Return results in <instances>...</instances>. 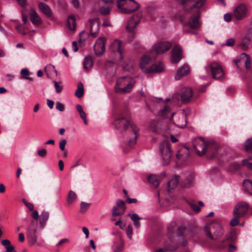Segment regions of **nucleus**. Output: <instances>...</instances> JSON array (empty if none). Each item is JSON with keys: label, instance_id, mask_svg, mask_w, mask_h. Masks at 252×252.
<instances>
[{"label": "nucleus", "instance_id": "nucleus-1", "mask_svg": "<svg viewBox=\"0 0 252 252\" xmlns=\"http://www.w3.org/2000/svg\"><path fill=\"white\" fill-rule=\"evenodd\" d=\"M129 113L127 111L121 113L115 119L113 124L121 132L120 138H124L123 142L131 146L136 143L138 128L129 120Z\"/></svg>", "mask_w": 252, "mask_h": 252}, {"label": "nucleus", "instance_id": "nucleus-2", "mask_svg": "<svg viewBox=\"0 0 252 252\" xmlns=\"http://www.w3.org/2000/svg\"><path fill=\"white\" fill-rule=\"evenodd\" d=\"M181 2L187 11H189L193 8H196L195 10V15L191 16L189 20L188 24L184 25V29L185 30L186 27L189 25L191 29H197L200 27V23L198 21L200 18V12L198 9L201 7L204 2L205 0H175Z\"/></svg>", "mask_w": 252, "mask_h": 252}, {"label": "nucleus", "instance_id": "nucleus-3", "mask_svg": "<svg viewBox=\"0 0 252 252\" xmlns=\"http://www.w3.org/2000/svg\"><path fill=\"white\" fill-rule=\"evenodd\" d=\"M193 145L198 156H202L207 152L213 153L218 147L217 144L213 141H207L201 137L195 138L193 140Z\"/></svg>", "mask_w": 252, "mask_h": 252}, {"label": "nucleus", "instance_id": "nucleus-4", "mask_svg": "<svg viewBox=\"0 0 252 252\" xmlns=\"http://www.w3.org/2000/svg\"><path fill=\"white\" fill-rule=\"evenodd\" d=\"M134 84V80L129 77H122L116 82L115 91L117 93L124 94L129 93Z\"/></svg>", "mask_w": 252, "mask_h": 252}, {"label": "nucleus", "instance_id": "nucleus-5", "mask_svg": "<svg viewBox=\"0 0 252 252\" xmlns=\"http://www.w3.org/2000/svg\"><path fill=\"white\" fill-rule=\"evenodd\" d=\"M45 225V221H29L27 228L28 239L32 245L36 241V232L43 229Z\"/></svg>", "mask_w": 252, "mask_h": 252}, {"label": "nucleus", "instance_id": "nucleus-6", "mask_svg": "<svg viewBox=\"0 0 252 252\" xmlns=\"http://www.w3.org/2000/svg\"><path fill=\"white\" fill-rule=\"evenodd\" d=\"M118 8L124 13H131L140 7V4L134 0H119L117 1Z\"/></svg>", "mask_w": 252, "mask_h": 252}, {"label": "nucleus", "instance_id": "nucleus-7", "mask_svg": "<svg viewBox=\"0 0 252 252\" xmlns=\"http://www.w3.org/2000/svg\"><path fill=\"white\" fill-rule=\"evenodd\" d=\"M204 229L206 236L211 239H214L212 233H214L217 237L223 234L222 228L217 221H209L205 226Z\"/></svg>", "mask_w": 252, "mask_h": 252}, {"label": "nucleus", "instance_id": "nucleus-8", "mask_svg": "<svg viewBox=\"0 0 252 252\" xmlns=\"http://www.w3.org/2000/svg\"><path fill=\"white\" fill-rule=\"evenodd\" d=\"M207 73L212 75L215 79H220L224 75V72L220 65L217 62L208 64L205 67Z\"/></svg>", "mask_w": 252, "mask_h": 252}, {"label": "nucleus", "instance_id": "nucleus-9", "mask_svg": "<svg viewBox=\"0 0 252 252\" xmlns=\"http://www.w3.org/2000/svg\"><path fill=\"white\" fill-rule=\"evenodd\" d=\"M160 153L164 162V165L168 164L172 156V151L169 144L166 141H163L159 146Z\"/></svg>", "mask_w": 252, "mask_h": 252}, {"label": "nucleus", "instance_id": "nucleus-10", "mask_svg": "<svg viewBox=\"0 0 252 252\" xmlns=\"http://www.w3.org/2000/svg\"><path fill=\"white\" fill-rule=\"evenodd\" d=\"M248 206L246 202L238 203L233 210L234 217L231 220H239V219L243 218L248 211Z\"/></svg>", "mask_w": 252, "mask_h": 252}, {"label": "nucleus", "instance_id": "nucleus-11", "mask_svg": "<svg viewBox=\"0 0 252 252\" xmlns=\"http://www.w3.org/2000/svg\"><path fill=\"white\" fill-rule=\"evenodd\" d=\"M248 11V9L246 5L242 3L235 7L233 11V14L237 20H241L246 17Z\"/></svg>", "mask_w": 252, "mask_h": 252}, {"label": "nucleus", "instance_id": "nucleus-12", "mask_svg": "<svg viewBox=\"0 0 252 252\" xmlns=\"http://www.w3.org/2000/svg\"><path fill=\"white\" fill-rule=\"evenodd\" d=\"M125 210V202L121 199H119L117 200L116 205L112 208V216L113 217L120 216L124 214Z\"/></svg>", "mask_w": 252, "mask_h": 252}, {"label": "nucleus", "instance_id": "nucleus-13", "mask_svg": "<svg viewBox=\"0 0 252 252\" xmlns=\"http://www.w3.org/2000/svg\"><path fill=\"white\" fill-rule=\"evenodd\" d=\"M111 49L113 52H117L118 55L119 60H122L123 59V44L122 42L118 39L115 40L111 45Z\"/></svg>", "mask_w": 252, "mask_h": 252}, {"label": "nucleus", "instance_id": "nucleus-14", "mask_svg": "<svg viewBox=\"0 0 252 252\" xmlns=\"http://www.w3.org/2000/svg\"><path fill=\"white\" fill-rule=\"evenodd\" d=\"M148 129L154 133L159 134L163 130V128L160 121L152 120L149 122Z\"/></svg>", "mask_w": 252, "mask_h": 252}, {"label": "nucleus", "instance_id": "nucleus-15", "mask_svg": "<svg viewBox=\"0 0 252 252\" xmlns=\"http://www.w3.org/2000/svg\"><path fill=\"white\" fill-rule=\"evenodd\" d=\"M171 46V45L169 42H160L152 46V50L157 54H162L168 50Z\"/></svg>", "mask_w": 252, "mask_h": 252}, {"label": "nucleus", "instance_id": "nucleus-16", "mask_svg": "<svg viewBox=\"0 0 252 252\" xmlns=\"http://www.w3.org/2000/svg\"><path fill=\"white\" fill-rule=\"evenodd\" d=\"M94 51L96 55H101L105 51V38H98L94 46Z\"/></svg>", "mask_w": 252, "mask_h": 252}, {"label": "nucleus", "instance_id": "nucleus-17", "mask_svg": "<svg viewBox=\"0 0 252 252\" xmlns=\"http://www.w3.org/2000/svg\"><path fill=\"white\" fill-rule=\"evenodd\" d=\"M182 58V51L181 48L177 45L175 46L173 50L172 53L171 61L173 63H178Z\"/></svg>", "mask_w": 252, "mask_h": 252}, {"label": "nucleus", "instance_id": "nucleus-18", "mask_svg": "<svg viewBox=\"0 0 252 252\" xmlns=\"http://www.w3.org/2000/svg\"><path fill=\"white\" fill-rule=\"evenodd\" d=\"M115 225L119 226L121 229L125 230L128 238H132V228L131 224H127L126 221H116Z\"/></svg>", "mask_w": 252, "mask_h": 252}, {"label": "nucleus", "instance_id": "nucleus-19", "mask_svg": "<svg viewBox=\"0 0 252 252\" xmlns=\"http://www.w3.org/2000/svg\"><path fill=\"white\" fill-rule=\"evenodd\" d=\"M189 156V149L186 147L181 148L176 154V158L181 161H185L187 160Z\"/></svg>", "mask_w": 252, "mask_h": 252}, {"label": "nucleus", "instance_id": "nucleus-20", "mask_svg": "<svg viewBox=\"0 0 252 252\" xmlns=\"http://www.w3.org/2000/svg\"><path fill=\"white\" fill-rule=\"evenodd\" d=\"M90 24V33L95 37L99 30L98 19L94 18L89 21Z\"/></svg>", "mask_w": 252, "mask_h": 252}, {"label": "nucleus", "instance_id": "nucleus-21", "mask_svg": "<svg viewBox=\"0 0 252 252\" xmlns=\"http://www.w3.org/2000/svg\"><path fill=\"white\" fill-rule=\"evenodd\" d=\"M190 69L189 66L185 64L177 70L175 75V78L176 80H179L182 77L188 75Z\"/></svg>", "mask_w": 252, "mask_h": 252}, {"label": "nucleus", "instance_id": "nucleus-22", "mask_svg": "<svg viewBox=\"0 0 252 252\" xmlns=\"http://www.w3.org/2000/svg\"><path fill=\"white\" fill-rule=\"evenodd\" d=\"M151 61V58L148 56L144 55L142 57L140 62V67L143 72L149 73L150 66L149 67L147 65Z\"/></svg>", "mask_w": 252, "mask_h": 252}, {"label": "nucleus", "instance_id": "nucleus-23", "mask_svg": "<svg viewBox=\"0 0 252 252\" xmlns=\"http://www.w3.org/2000/svg\"><path fill=\"white\" fill-rule=\"evenodd\" d=\"M192 96V91L190 88H184L182 90L181 98L184 102L189 101Z\"/></svg>", "mask_w": 252, "mask_h": 252}, {"label": "nucleus", "instance_id": "nucleus-24", "mask_svg": "<svg viewBox=\"0 0 252 252\" xmlns=\"http://www.w3.org/2000/svg\"><path fill=\"white\" fill-rule=\"evenodd\" d=\"M176 125L180 128H184L187 125L186 116L185 112L183 111L178 114V119L174 122Z\"/></svg>", "mask_w": 252, "mask_h": 252}, {"label": "nucleus", "instance_id": "nucleus-25", "mask_svg": "<svg viewBox=\"0 0 252 252\" xmlns=\"http://www.w3.org/2000/svg\"><path fill=\"white\" fill-rule=\"evenodd\" d=\"M139 22L140 19L137 16H132L128 22L126 27L127 31L129 32H132Z\"/></svg>", "mask_w": 252, "mask_h": 252}, {"label": "nucleus", "instance_id": "nucleus-26", "mask_svg": "<svg viewBox=\"0 0 252 252\" xmlns=\"http://www.w3.org/2000/svg\"><path fill=\"white\" fill-rule=\"evenodd\" d=\"M175 221H172L171 225L168 227V231L169 232H172L177 228V235L179 236H183V234L187 231L185 227L179 226L176 227Z\"/></svg>", "mask_w": 252, "mask_h": 252}, {"label": "nucleus", "instance_id": "nucleus-27", "mask_svg": "<svg viewBox=\"0 0 252 252\" xmlns=\"http://www.w3.org/2000/svg\"><path fill=\"white\" fill-rule=\"evenodd\" d=\"M38 8L40 11L45 14L47 17H50L52 16V10L46 4L43 2H39L38 3Z\"/></svg>", "mask_w": 252, "mask_h": 252}, {"label": "nucleus", "instance_id": "nucleus-28", "mask_svg": "<svg viewBox=\"0 0 252 252\" xmlns=\"http://www.w3.org/2000/svg\"><path fill=\"white\" fill-rule=\"evenodd\" d=\"M31 20L34 25H39L41 24L42 21L37 12L33 9H32L30 13Z\"/></svg>", "mask_w": 252, "mask_h": 252}, {"label": "nucleus", "instance_id": "nucleus-29", "mask_svg": "<svg viewBox=\"0 0 252 252\" xmlns=\"http://www.w3.org/2000/svg\"><path fill=\"white\" fill-rule=\"evenodd\" d=\"M124 246V243L119 236L118 239L115 241L113 245V250L114 252H121L123 251Z\"/></svg>", "mask_w": 252, "mask_h": 252}, {"label": "nucleus", "instance_id": "nucleus-30", "mask_svg": "<svg viewBox=\"0 0 252 252\" xmlns=\"http://www.w3.org/2000/svg\"><path fill=\"white\" fill-rule=\"evenodd\" d=\"M149 70V73L153 72L159 73L163 72L164 70V66L162 63H155L150 66Z\"/></svg>", "mask_w": 252, "mask_h": 252}, {"label": "nucleus", "instance_id": "nucleus-31", "mask_svg": "<svg viewBox=\"0 0 252 252\" xmlns=\"http://www.w3.org/2000/svg\"><path fill=\"white\" fill-rule=\"evenodd\" d=\"M179 176L175 175L173 178L168 182L167 186L169 191L176 188L179 183Z\"/></svg>", "mask_w": 252, "mask_h": 252}, {"label": "nucleus", "instance_id": "nucleus-32", "mask_svg": "<svg viewBox=\"0 0 252 252\" xmlns=\"http://www.w3.org/2000/svg\"><path fill=\"white\" fill-rule=\"evenodd\" d=\"M251 41V38L250 36H245L242 39V43L238 46L241 47L244 50H246L248 49Z\"/></svg>", "mask_w": 252, "mask_h": 252}, {"label": "nucleus", "instance_id": "nucleus-33", "mask_svg": "<svg viewBox=\"0 0 252 252\" xmlns=\"http://www.w3.org/2000/svg\"><path fill=\"white\" fill-rule=\"evenodd\" d=\"M243 186L245 191L252 195V182L250 180H245L243 182Z\"/></svg>", "mask_w": 252, "mask_h": 252}, {"label": "nucleus", "instance_id": "nucleus-34", "mask_svg": "<svg viewBox=\"0 0 252 252\" xmlns=\"http://www.w3.org/2000/svg\"><path fill=\"white\" fill-rule=\"evenodd\" d=\"M67 27L70 30L74 31L76 28L75 18L73 15L68 17L67 19Z\"/></svg>", "mask_w": 252, "mask_h": 252}, {"label": "nucleus", "instance_id": "nucleus-35", "mask_svg": "<svg viewBox=\"0 0 252 252\" xmlns=\"http://www.w3.org/2000/svg\"><path fill=\"white\" fill-rule=\"evenodd\" d=\"M93 64L92 58L90 57H86L83 63L84 68L86 70H88L92 67Z\"/></svg>", "mask_w": 252, "mask_h": 252}, {"label": "nucleus", "instance_id": "nucleus-36", "mask_svg": "<svg viewBox=\"0 0 252 252\" xmlns=\"http://www.w3.org/2000/svg\"><path fill=\"white\" fill-rule=\"evenodd\" d=\"M84 94V87L83 85L81 82H79L77 85V90L75 92V95L78 97L80 98L83 96Z\"/></svg>", "mask_w": 252, "mask_h": 252}, {"label": "nucleus", "instance_id": "nucleus-37", "mask_svg": "<svg viewBox=\"0 0 252 252\" xmlns=\"http://www.w3.org/2000/svg\"><path fill=\"white\" fill-rule=\"evenodd\" d=\"M170 112V107L168 105H166L164 106V108L161 109L159 111V112L157 114V115L159 116H161V117H165Z\"/></svg>", "mask_w": 252, "mask_h": 252}, {"label": "nucleus", "instance_id": "nucleus-38", "mask_svg": "<svg viewBox=\"0 0 252 252\" xmlns=\"http://www.w3.org/2000/svg\"><path fill=\"white\" fill-rule=\"evenodd\" d=\"M148 181L149 183H151L155 187H158L159 182L156 177L154 175H150L148 177Z\"/></svg>", "mask_w": 252, "mask_h": 252}, {"label": "nucleus", "instance_id": "nucleus-39", "mask_svg": "<svg viewBox=\"0 0 252 252\" xmlns=\"http://www.w3.org/2000/svg\"><path fill=\"white\" fill-rule=\"evenodd\" d=\"M76 194L74 191L70 190L68 194L67 203L71 204L76 200Z\"/></svg>", "mask_w": 252, "mask_h": 252}, {"label": "nucleus", "instance_id": "nucleus-40", "mask_svg": "<svg viewBox=\"0 0 252 252\" xmlns=\"http://www.w3.org/2000/svg\"><path fill=\"white\" fill-rule=\"evenodd\" d=\"M245 149L247 152L252 153V137L245 142Z\"/></svg>", "mask_w": 252, "mask_h": 252}, {"label": "nucleus", "instance_id": "nucleus-41", "mask_svg": "<svg viewBox=\"0 0 252 252\" xmlns=\"http://www.w3.org/2000/svg\"><path fill=\"white\" fill-rule=\"evenodd\" d=\"M242 56H245L247 58L245 62V67L247 69H250L251 68L252 63L250 56L244 53L241 54V57Z\"/></svg>", "mask_w": 252, "mask_h": 252}, {"label": "nucleus", "instance_id": "nucleus-42", "mask_svg": "<svg viewBox=\"0 0 252 252\" xmlns=\"http://www.w3.org/2000/svg\"><path fill=\"white\" fill-rule=\"evenodd\" d=\"M53 83L54 84V86L55 88L56 93H61L63 90V86L61 85V82L58 83L56 81H53Z\"/></svg>", "mask_w": 252, "mask_h": 252}, {"label": "nucleus", "instance_id": "nucleus-43", "mask_svg": "<svg viewBox=\"0 0 252 252\" xmlns=\"http://www.w3.org/2000/svg\"><path fill=\"white\" fill-rule=\"evenodd\" d=\"M77 111L80 114V118L86 116V113L83 111L82 106L80 104H77L76 106Z\"/></svg>", "mask_w": 252, "mask_h": 252}, {"label": "nucleus", "instance_id": "nucleus-44", "mask_svg": "<svg viewBox=\"0 0 252 252\" xmlns=\"http://www.w3.org/2000/svg\"><path fill=\"white\" fill-rule=\"evenodd\" d=\"M110 9L109 7L102 6L99 8V12L102 15H106L109 14Z\"/></svg>", "mask_w": 252, "mask_h": 252}, {"label": "nucleus", "instance_id": "nucleus-45", "mask_svg": "<svg viewBox=\"0 0 252 252\" xmlns=\"http://www.w3.org/2000/svg\"><path fill=\"white\" fill-rule=\"evenodd\" d=\"M128 216L130 217L131 220H140L146 219V218L138 216L136 214H128Z\"/></svg>", "mask_w": 252, "mask_h": 252}, {"label": "nucleus", "instance_id": "nucleus-46", "mask_svg": "<svg viewBox=\"0 0 252 252\" xmlns=\"http://www.w3.org/2000/svg\"><path fill=\"white\" fill-rule=\"evenodd\" d=\"M49 213L47 211H43L40 215L41 220H46L49 219Z\"/></svg>", "mask_w": 252, "mask_h": 252}, {"label": "nucleus", "instance_id": "nucleus-47", "mask_svg": "<svg viewBox=\"0 0 252 252\" xmlns=\"http://www.w3.org/2000/svg\"><path fill=\"white\" fill-rule=\"evenodd\" d=\"M90 207V204L86 202H82L80 205V210L81 212H85Z\"/></svg>", "mask_w": 252, "mask_h": 252}, {"label": "nucleus", "instance_id": "nucleus-48", "mask_svg": "<svg viewBox=\"0 0 252 252\" xmlns=\"http://www.w3.org/2000/svg\"><path fill=\"white\" fill-rule=\"evenodd\" d=\"M189 204L191 209L195 212L197 213L200 211L199 207L195 204L193 202H189Z\"/></svg>", "mask_w": 252, "mask_h": 252}, {"label": "nucleus", "instance_id": "nucleus-49", "mask_svg": "<svg viewBox=\"0 0 252 252\" xmlns=\"http://www.w3.org/2000/svg\"><path fill=\"white\" fill-rule=\"evenodd\" d=\"M45 71L47 72V73H48L49 71L56 73V71L55 69L54 66L51 64H49L45 67Z\"/></svg>", "mask_w": 252, "mask_h": 252}, {"label": "nucleus", "instance_id": "nucleus-50", "mask_svg": "<svg viewBox=\"0 0 252 252\" xmlns=\"http://www.w3.org/2000/svg\"><path fill=\"white\" fill-rule=\"evenodd\" d=\"M23 202L26 205V206L30 210L32 211L34 209L33 205L30 202H28L26 201L25 199H23Z\"/></svg>", "mask_w": 252, "mask_h": 252}, {"label": "nucleus", "instance_id": "nucleus-51", "mask_svg": "<svg viewBox=\"0 0 252 252\" xmlns=\"http://www.w3.org/2000/svg\"><path fill=\"white\" fill-rule=\"evenodd\" d=\"M66 144V140L65 139H63L60 141L59 144V147L62 151H64L65 146Z\"/></svg>", "mask_w": 252, "mask_h": 252}, {"label": "nucleus", "instance_id": "nucleus-52", "mask_svg": "<svg viewBox=\"0 0 252 252\" xmlns=\"http://www.w3.org/2000/svg\"><path fill=\"white\" fill-rule=\"evenodd\" d=\"M37 154L39 157H44L47 154V151L45 149L39 150L37 151Z\"/></svg>", "mask_w": 252, "mask_h": 252}, {"label": "nucleus", "instance_id": "nucleus-53", "mask_svg": "<svg viewBox=\"0 0 252 252\" xmlns=\"http://www.w3.org/2000/svg\"><path fill=\"white\" fill-rule=\"evenodd\" d=\"M16 29L19 32L22 33L23 35H25L26 34V32L24 31V28L22 25H17L16 27Z\"/></svg>", "mask_w": 252, "mask_h": 252}, {"label": "nucleus", "instance_id": "nucleus-54", "mask_svg": "<svg viewBox=\"0 0 252 252\" xmlns=\"http://www.w3.org/2000/svg\"><path fill=\"white\" fill-rule=\"evenodd\" d=\"M235 43V40L233 38H229L228 39L226 43L225 44V45L227 46H233Z\"/></svg>", "mask_w": 252, "mask_h": 252}, {"label": "nucleus", "instance_id": "nucleus-55", "mask_svg": "<svg viewBox=\"0 0 252 252\" xmlns=\"http://www.w3.org/2000/svg\"><path fill=\"white\" fill-rule=\"evenodd\" d=\"M56 108L57 109L60 111H63L64 109V105L61 102H58L56 105Z\"/></svg>", "mask_w": 252, "mask_h": 252}, {"label": "nucleus", "instance_id": "nucleus-56", "mask_svg": "<svg viewBox=\"0 0 252 252\" xmlns=\"http://www.w3.org/2000/svg\"><path fill=\"white\" fill-rule=\"evenodd\" d=\"M243 165L247 166V167L252 169V162H248V161L247 160H243Z\"/></svg>", "mask_w": 252, "mask_h": 252}, {"label": "nucleus", "instance_id": "nucleus-57", "mask_svg": "<svg viewBox=\"0 0 252 252\" xmlns=\"http://www.w3.org/2000/svg\"><path fill=\"white\" fill-rule=\"evenodd\" d=\"M237 250V247L236 246L233 245H230L228 249V252H234Z\"/></svg>", "mask_w": 252, "mask_h": 252}, {"label": "nucleus", "instance_id": "nucleus-58", "mask_svg": "<svg viewBox=\"0 0 252 252\" xmlns=\"http://www.w3.org/2000/svg\"><path fill=\"white\" fill-rule=\"evenodd\" d=\"M223 18L226 22H230L231 20V16L228 13L224 14Z\"/></svg>", "mask_w": 252, "mask_h": 252}, {"label": "nucleus", "instance_id": "nucleus-59", "mask_svg": "<svg viewBox=\"0 0 252 252\" xmlns=\"http://www.w3.org/2000/svg\"><path fill=\"white\" fill-rule=\"evenodd\" d=\"M1 244L5 247L10 245V242L7 239L3 240L1 241Z\"/></svg>", "mask_w": 252, "mask_h": 252}, {"label": "nucleus", "instance_id": "nucleus-60", "mask_svg": "<svg viewBox=\"0 0 252 252\" xmlns=\"http://www.w3.org/2000/svg\"><path fill=\"white\" fill-rule=\"evenodd\" d=\"M72 47L74 52H77L78 50L77 43L76 41H73L72 43Z\"/></svg>", "mask_w": 252, "mask_h": 252}, {"label": "nucleus", "instance_id": "nucleus-61", "mask_svg": "<svg viewBox=\"0 0 252 252\" xmlns=\"http://www.w3.org/2000/svg\"><path fill=\"white\" fill-rule=\"evenodd\" d=\"M47 103L48 106L50 108L52 109L53 107L54 102L53 100H51L49 99H47Z\"/></svg>", "mask_w": 252, "mask_h": 252}, {"label": "nucleus", "instance_id": "nucleus-62", "mask_svg": "<svg viewBox=\"0 0 252 252\" xmlns=\"http://www.w3.org/2000/svg\"><path fill=\"white\" fill-rule=\"evenodd\" d=\"M32 216L33 219L36 220H37L39 217L38 213L36 211H34L32 213Z\"/></svg>", "mask_w": 252, "mask_h": 252}, {"label": "nucleus", "instance_id": "nucleus-63", "mask_svg": "<svg viewBox=\"0 0 252 252\" xmlns=\"http://www.w3.org/2000/svg\"><path fill=\"white\" fill-rule=\"evenodd\" d=\"M21 74L24 76H28L29 72L27 69H23L21 71Z\"/></svg>", "mask_w": 252, "mask_h": 252}, {"label": "nucleus", "instance_id": "nucleus-64", "mask_svg": "<svg viewBox=\"0 0 252 252\" xmlns=\"http://www.w3.org/2000/svg\"><path fill=\"white\" fill-rule=\"evenodd\" d=\"M6 252H12L14 251V247L11 245L5 247Z\"/></svg>", "mask_w": 252, "mask_h": 252}]
</instances>
